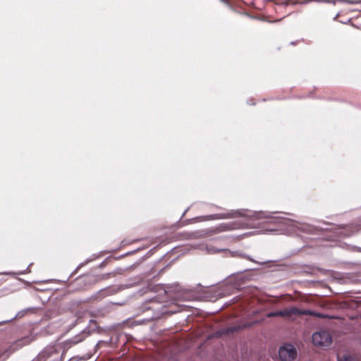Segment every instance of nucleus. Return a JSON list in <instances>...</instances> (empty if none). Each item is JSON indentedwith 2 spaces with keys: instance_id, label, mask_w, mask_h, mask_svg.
<instances>
[{
  "instance_id": "obj_6",
  "label": "nucleus",
  "mask_w": 361,
  "mask_h": 361,
  "mask_svg": "<svg viewBox=\"0 0 361 361\" xmlns=\"http://www.w3.org/2000/svg\"><path fill=\"white\" fill-rule=\"evenodd\" d=\"M243 228L242 224L239 221H235L228 224H224L219 226L220 231H231Z\"/></svg>"
},
{
  "instance_id": "obj_12",
  "label": "nucleus",
  "mask_w": 361,
  "mask_h": 361,
  "mask_svg": "<svg viewBox=\"0 0 361 361\" xmlns=\"http://www.w3.org/2000/svg\"><path fill=\"white\" fill-rule=\"evenodd\" d=\"M222 1H224L225 3H228L227 0H222Z\"/></svg>"
},
{
  "instance_id": "obj_1",
  "label": "nucleus",
  "mask_w": 361,
  "mask_h": 361,
  "mask_svg": "<svg viewBox=\"0 0 361 361\" xmlns=\"http://www.w3.org/2000/svg\"><path fill=\"white\" fill-rule=\"evenodd\" d=\"M332 338L326 331L315 332L312 335V343L314 345L328 347L331 344Z\"/></svg>"
},
{
  "instance_id": "obj_2",
  "label": "nucleus",
  "mask_w": 361,
  "mask_h": 361,
  "mask_svg": "<svg viewBox=\"0 0 361 361\" xmlns=\"http://www.w3.org/2000/svg\"><path fill=\"white\" fill-rule=\"evenodd\" d=\"M281 312V317H290L293 315L300 316V315H315L319 317L323 318L324 316L321 313H315L310 310H300L296 307H291L289 308H286L283 310H280Z\"/></svg>"
},
{
  "instance_id": "obj_10",
  "label": "nucleus",
  "mask_w": 361,
  "mask_h": 361,
  "mask_svg": "<svg viewBox=\"0 0 361 361\" xmlns=\"http://www.w3.org/2000/svg\"><path fill=\"white\" fill-rule=\"evenodd\" d=\"M281 312L280 310L276 311V312H271L267 314V317H281Z\"/></svg>"
},
{
  "instance_id": "obj_4",
  "label": "nucleus",
  "mask_w": 361,
  "mask_h": 361,
  "mask_svg": "<svg viewBox=\"0 0 361 361\" xmlns=\"http://www.w3.org/2000/svg\"><path fill=\"white\" fill-rule=\"evenodd\" d=\"M34 340H35V336H33L32 334L24 336L20 339H18L11 345V348H12L11 351L12 352L15 351L25 345H27L31 343Z\"/></svg>"
},
{
  "instance_id": "obj_8",
  "label": "nucleus",
  "mask_w": 361,
  "mask_h": 361,
  "mask_svg": "<svg viewBox=\"0 0 361 361\" xmlns=\"http://www.w3.org/2000/svg\"><path fill=\"white\" fill-rule=\"evenodd\" d=\"M239 329H240L239 326H233V327H231V328L223 329L220 333V335L228 334L229 333H233L234 331H238Z\"/></svg>"
},
{
  "instance_id": "obj_5",
  "label": "nucleus",
  "mask_w": 361,
  "mask_h": 361,
  "mask_svg": "<svg viewBox=\"0 0 361 361\" xmlns=\"http://www.w3.org/2000/svg\"><path fill=\"white\" fill-rule=\"evenodd\" d=\"M240 216H245V214L240 210H231L226 213L217 214L214 219H229L235 218Z\"/></svg>"
},
{
  "instance_id": "obj_3",
  "label": "nucleus",
  "mask_w": 361,
  "mask_h": 361,
  "mask_svg": "<svg viewBox=\"0 0 361 361\" xmlns=\"http://www.w3.org/2000/svg\"><path fill=\"white\" fill-rule=\"evenodd\" d=\"M279 355L282 361H293L297 356V350L292 344L286 343L279 348Z\"/></svg>"
},
{
  "instance_id": "obj_7",
  "label": "nucleus",
  "mask_w": 361,
  "mask_h": 361,
  "mask_svg": "<svg viewBox=\"0 0 361 361\" xmlns=\"http://www.w3.org/2000/svg\"><path fill=\"white\" fill-rule=\"evenodd\" d=\"M233 13L235 15L234 18L237 20H240L241 18H250V16H249L246 13H240V12H238V11H237L235 10H233Z\"/></svg>"
},
{
  "instance_id": "obj_11",
  "label": "nucleus",
  "mask_w": 361,
  "mask_h": 361,
  "mask_svg": "<svg viewBox=\"0 0 361 361\" xmlns=\"http://www.w3.org/2000/svg\"><path fill=\"white\" fill-rule=\"evenodd\" d=\"M298 0H286V1L284 2V4L285 5H288V4H298Z\"/></svg>"
},
{
  "instance_id": "obj_9",
  "label": "nucleus",
  "mask_w": 361,
  "mask_h": 361,
  "mask_svg": "<svg viewBox=\"0 0 361 361\" xmlns=\"http://www.w3.org/2000/svg\"><path fill=\"white\" fill-rule=\"evenodd\" d=\"M338 361H357L354 357L350 355H344L341 357H338Z\"/></svg>"
}]
</instances>
